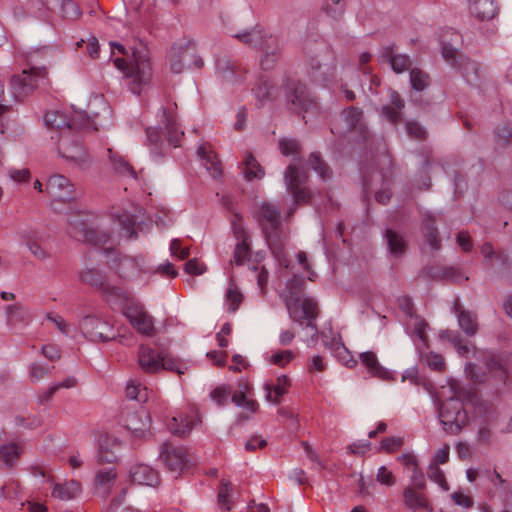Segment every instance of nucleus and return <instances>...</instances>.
<instances>
[{
  "mask_svg": "<svg viewBox=\"0 0 512 512\" xmlns=\"http://www.w3.org/2000/svg\"><path fill=\"white\" fill-rule=\"evenodd\" d=\"M459 327L467 336H473L478 330L476 316L467 310H459L457 313Z\"/></svg>",
  "mask_w": 512,
  "mask_h": 512,
  "instance_id": "obj_39",
  "label": "nucleus"
},
{
  "mask_svg": "<svg viewBox=\"0 0 512 512\" xmlns=\"http://www.w3.org/2000/svg\"><path fill=\"white\" fill-rule=\"evenodd\" d=\"M109 158L112 164L113 170L121 176L136 178V172L133 167L117 153L108 149Z\"/></svg>",
  "mask_w": 512,
  "mask_h": 512,
  "instance_id": "obj_37",
  "label": "nucleus"
},
{
  "mask_svg": "<svg viewBox=\"0 0 512 512\" xmlns=\"http://www.w3.org/2000/svg\"><path fill=\"white\" fill-rule=\"evenodd\" d=\"M403 503L411 512H433L432 504L424 493V489L405 487L403 490Z\"/></svg>",
  "mask_w": 512,
  "mask_h": 512,
  "instance_id": "obj_16",
  "label": "nucleus"
},
{
  "mask_svg": "<svg viewBox=\"0 0 512 512\" xmlns=\"http://www.w3.org/2000/svg\"><path fill=\"white\" fill-rule=\"evenodd\" d=\"M470 14L480 21L493 19L497 14V6L494 0H470Z\"/></svg>",
  "mask_w": 512,
  "mask_h": 512,
  "instance_id": "obj_24",
  "label": "nucleus"
},
{
  "mask_svg": "<svg viewBox=\"0 0 512 512\" xmlns=\"http://www.w3.org/2000/svg\"><path fill=\"white\" fill-rule=\"evenodd\" d=\"M21 453L22 447L15 442H10L0 447V458L9 468L13 467Z\"/></svg>",
  "mask_w": 512,
  "mask_h": 512,
  "instance_id": "obj_38",
  "label": "nucleus"
},
{
  "mask_svg": "<svg viewBox=\"0 0 512 512\" xmlns=\"http://www.w3.org/2000/svg\"><path fill=\"white\" fill-rule=\"evenodd\" d=\"M242 298L243 296L241 292L238 291V289L231 284L226 292V301L229 305V310L231 312H235L239 308L242 302Z\"/></svg>",
  "mask_w": 512,
  "mask_h": 512,
  "instance_id": "obj_58",
  "label": "nucleus"
},
{
  "mask_svg": "<svg viewBox=\"0 0 512 512\" xmlns=\"http://www.w3.org/2000/svg\"><path fill=\"white\" fill-rule=\"evenodd\" d=\"M114 64L127 78L131 79L130 89L134 94H140L141 86L148 84L151 80L152 67L149 50L142 43L132 48L129 62L123 58H116Z\"/></svg>",
  "mask_w": 512,
  "mask_h": 512,
  "instance_id": "obj_2",
  "label": "nucleus"
},
{
  "mask_svg": "<svg viewBox=\"0 0 512 512\" xmlns=\"http://www.w3.org/2000/svg\"><path fill=\"white\" fill-rule=\"evenodd\" d=\"M443 58L454 68H458L468 83H474L478 79V64L460 54L450 44L443 43L441 47Z\"/></svg>",
  "mask_w": 512,
  "mask_h": 512,
  "instance_id": "obj_11",
  "label": "nucleus"
},
{
  "mask_svg": "<svg viewBox=\"0 0 512 512\" xmlns=\"http://www.w3.org/2000/svg\"><path fill=\"white\" fill-rule=\"evenodd\" d=\"M309 164L311 168L318 173V175L326 180L329 178L330 169L325 161L317 153H312L309 157Z\"/></svg>",
  "mask_w": 512,
  "mask_h": 512,
  "instance_id": "obj_54",
  "label": "nucleus"
},
{
  "mask_svg": "<svg viewBox=\"0 0 512 512\" xmlns=\"http://www.w3.org/2000/svg\"><path fill=\"white\" fill-rule=\"evenodd\" d=\"M130 477L134 483L140 485L156 486L159 482L158 472L144 464H139L131 468Z\"/></svg>",
  "mask_w": 512,
  "mask_h": 512,
  "instance_id": "obj_26",
  "label": "nucleus"
},
{
  "mask_svg": "<svg viewBox=\"0 0 512 512\" xmlns=\"http://www.w3.org/2000/svg\"><path fill=\"white\" fill-rule=\"evenodd\" d=\"M117 477L114 468L99 470L95 475V488L103 496H107Z\"/></svg>",
  "mask_w": 512,
  "mask_h": 512,
  "instance_id": "obj_34",
  "label": "nucleus"
},
{
  "mask_svg": "<svg viewBox=\"0 0 512 512\" xmlns=\"http://www.w3.org/2000/svg\"><path fill=\"white\" fill-rule=\"evenodd\" d=\"M68 233L73 238L95 246H103L111 240V235L96 223V217L78 212L68 216Z\"/></svg>",
  "mask_w": 512,
  "mask_h": 512,
  "instance_id": "obj_3",
  "label": "nucleus"
},
{
  "mask_svg": "<svg viewBox=\"0 0 512 512\" xmlns=\"http://www.w3.org/2000/svg\"><path fill=\"white\" fill-rule=\"evenodd\" d=\"M79 279L81 282L88 284L94 288H97L104 293L117 295L123 298H128V294L125 291L118 287L110 286L109 283L106 281L105 275L98 269H83L79 274Z\"/></svg>",
  "mask_w": 512,
  "mask_h": 512,
  "instance_id": "obj_15",
  "label": "nucleus"
},
{
  "mask_svg": "<svg viewBox=\"0 0 512 512\" xmlns=\"http://www.w3.org/2000/svg\"><path fill=\"white\" fill-rule=\"evenodd\" d=\"M78 329L84 338L94 343L123 338L115 332L113 325L108 320L95 314L82 316L78 321Z\"/></svg>",
  "mask_w": 512,
  "mask_h": 512,
  "instance_id": "obj_6",
  "label": "nucleus"
},
{
  "mask_svg": "<svg viewBox=\"0 0 512 512\" xmlns=\"http://www.w3.org/2000/svg\"><path fill=\"white\" fill-rule=\"evenodd\" d=\"M266 242L272 254L281 262H288L285 258L286 235L281 225L272 229L263 230Z\"/></svg>",
  "mask_w": 512,
  "mask_h": 512,
  "instance_id": "obj_20",
  "label": "nucleus"
},
{
  "mask_svg": "<svg viewBox=\"0 0 512 512\" xmlns=\"http://www.w3.org/2000/svg\"><path fill=\"white\" fill-rule=\"evenodd\" d=\"M280 215H281L280 209L276 205L269 203V202H263L259 206V211H258V216H257L259 224L262 228V231L266 230V229H272L273 227L280 226L281 225Z\"/></svg>",
  "mask_w": 512,
  "mask_h": 512,
  "instance_id": "obj_23",
  "label": "nucleus"
},
{
  "mask_svg": "<svg viewBox=\"0 0 512 512\" xmlns=\"http://www.w3.org/2000/svg\"><path fill=\"white\" fill-rule=\"evenodd\" d=\"M162 352H157L147 345H140L138 349V363L142 371L150 374L160 371Z\"/></svg>",
  "mask_w": 512,
  "mask_h": 512,
  "instance_id": "obj_19",
  "label": "nucleus"
},
{
  "mask_svg": "<svg viewBox=\"0 0 512 512\" xmlns=\"http://www.w3.org/2000/svg\"><path fill=\"white\" fill-rule=\"evenodd\" d=\"M286 99L289 104V108L294 111H309L315 106V101L311 97L307 87L295 80H290L286 86Z\"/></svg>",
  "mask_w": 512,
  "mask_h": 512,
  "instance_id": "obj_13",
  "label": "nucleus"
},
{
  "mask_svg": "<svg viewBox=\"0 0 512 512\" xmlns=\"http://www.w3.org/2000/svg\"><path fill=\"white\" fill-rule=\"evenodd\" d=\"M160 371L161 370H168L172 372H176L179 375L184 374L187 370V367L184 363H182L179 359L173 358L167 354H162L161 358V364H160Z\"/></svg>",
  "mask_w": 512,
  "mask_h": 512,
  "instance_id": "obj_49",
  "label": "nucleus"
},
{
  "mask_svg": "<svg viewBox=\"0 0 512 512\" xmlns=\"http://www.w3.org/2000/svg\"><path fill=\"white\" fill-rule=\"evenodd\" d=\"M295 358V354L291 350L277 351L270 357V362L274 365L284 367Z\"/></svg>",
  "mask_w": 512,
  "mask_h": 512,
  "instance_id": "obj_61",
  "label": "nucleus"
},
{
  "mask_svg": "<svg viewBox=\"0 0 512 512\" xmlns=\"http://www.w3.org/2000/svg\"><path fill=\"white\" fill-rule=\"evenodd\" d=\"M376 480L380 484L386 485V486H394L396 484L395 475L386 466H381L378 468V471L376 474Z\"/></svg>",
  "mask_w": 512,
  "mask_h": 512,
  "instance_id": "obj_62",
  "label": "nucleus"
},
{
  "mask_svg": "<svg viewBox=\"0 0 512 512\" xmlns=\"http://www.w3.org/2000/svg\"><path fill=\"white\" fill-rule=\"evenodd\" d=\"M311 76L317 82H326L332 74V67L329 64H321L318 60H311Z\"/></svg>",
  "mask_w": 512,
  "mask_h": 512,
  "instance_id": "obj_47",
  "label": "nucleus"
},
{
  "mask_svg": "<svg viewBox=\"0 0 512 512\" xmlns=\"http://www.w3.org/2000/svg\"><path fill=\"white\" fill-rule=\"evenodd\" d=\"M362 364L367 368L368 372L381 380L391 379V373L378 362L374 352L367 351L360 354Z\"/></svg>",
  "mask_w": 512,
  "mask_h": 512,
  "instance_id": "obj_28",
  "label": "nucleus"
},
{
  "mask_svg": "<svg viewBox=\"0 0 512 512\" xmlns=\"http://www.w3.org/2000/svg\"><path fill=\"white\" fill-rule=\"evenodd\" d=\"M250 258L248 241H240L234 250V262L236 265H243Z\"/></svg>",
  "mask_w": 512,
  "mask_h": 512,
  "instance_id": "obj_59",
  "label": "nucleus"
},
{
  "mask_svg": "<svg viewBox=\"0 0 512 512\" xmlns=\"http://www.w3.org/2000/svg\"><path fill=\"white\" fill-rule=\"evenodd\" d=\"M9 322H23L27 320L29 313L21 304H13L5 307Z\"/></svg>",
  "mask_w": 512,
  "mask_h": 512,
  "instance_id": "obj_51",
  "label": "nucleus"
},
{
  "mask_svg": "<svg viewBox=\"0 0 512 512\" xmlns=\"http://www.w3.org/2000/svg\"><path fill=\"white\" fill-rule=\"evenodd\" d=\"M444 281L460 283L468 280V276H464L461 269L457 266H445Z\"/></svg>",
  "mask_w": 512,
  "mask_h": 512,
  "instance_id": "obj_63",
  "label": "nucleus"
},
{
  "mask_svg": "<svg viewBox=\"0 0 512 512\" xmlns=\"http://www.w3.org/2000/svg\"><path fill=\"white\" fill-rule=\"evenodd\" d=\"M146 134L151 152L155 155H162L165 149V141L162 139L158 128H147Z\"/></svg>",
  "mask_w": 512,
  "mask_h": 512,
  "instance_id": "obj_46",
  "label": "nucleus"
},
{
  "mask_svg": "<svg viewBox=\"0 0 512 512\" xmlns=\"http://www.w3.org/2000/svg\"><path fill=\"white\" fill-rule=\"evenodd\" d=\"M81 485L75 480H71L64 484H55L52 490V497L62 501L71 500L79 495Z\"/></svg>",
  "mask_w": 512,
  "mask_h": 512,
  "instance_id": "obj_32",
  "label": "nucleus"
},
{
  "mask_svg": "<svg viewBox=\"0 0 512 512\" xmlns=\"http://www.w3.org/2000/svg\"><path fill=\"white\" fill-rule=\"evenodd\" d=\"M405 130L408 136L415 140H424L427 135L425 128L414 120H408L405 123Z\"/></svg>",
  "mask_w": 512,
  "mask_h": 512,
  "instance_id": "obj_57",
  "label": "nucleus"
},
{
  "mask_svg": "<svg viewBox=\"0 0 512 512\" xmlns=\"http://www.w3.org/2000/svg\"><path fill=\"white\" fill-rule=\"evenodd\" d=\"M428 478L437 483L444 491L449 490V484L446 481L445 474L436 463H431L427 469Z\"/></svg>",
  "mask_w": 512,
  "mask_h": 512,
  "instance_id": "obj_53",
  "label": "nucleus"
},
{
  "mask_svg": "<svg viewBox=\"0 0 512 512\" xmlns=\"http://www.w3.org/2000/svg\"><path fill=\"white\" fill-rule=\"evenodd\" d=\"M279 148L283 155L285 156H294L295 159L298 158L299 152V143L294 139H281L279 141Z\"/></svg>",
  "mask_w": 512,
  "mask_h": 512,
  "instance_id": "obj_60",
  "label": "nucleus"
},
{
  "mask_svg": "<svg viewBox=\"0 0 512 512\" xmlns=\"http://www.w3.org/2000/svg\"><path fill=\"white\" fill-rule=\"evenodd\" d=\"M385 239L389 253L395 257H402L407 251V241L404 236L392 229H387Z\"/></svg>",
  "mask_w": 512,
  "mask_h": 512,
  "instance_id": "obj_30",
  "label": "nucleus"
},
{
  "mask_svg": "<svg viewBox=\"0 0 512 512\" xmlns=\"http://www.w3.org/2000/svg\"><path fill=\"white\" fill-rule=\"evenodd\" d=\"M288 384L289 379L285 375L278 377L277 383L275 385L265 384L266 399L269 402L278 404L280 402L281 396L286 393V387Z\"/></svg>",
  "mask_w": 512,
  "mask_h": 512,
  "instance_id": "obj_36",
  "label": "nucleus"
},
{
  "mask_svg": "<svg viewBox=\"0 0 512 512\" xmlns=\"http://www.w3.org/2000/svg\"><path fill=\"white\" fill-rule=\"evenodd\" d=\"M362 114L363 113L360 109L356 107H349L343 111L342 116L350 129L364 133L365 126L362 123Z\"/></svg>",
  "mask_w": 512,
  "mask_h": 512,
  "instance_id": "obj_40",
  "label": "nucleus"
},
{
  "mask_svg": "<svg viewBox=\"0 0 512 512\" xmlns=\"http://www.w3.org/2000/svg\"><path fill=\"white\" fill-rule=\"evenodd\" d=\"M230 33L233 38L240 42L254 48H261L264 51L260 62L262 69L268 70L274 65L280 50L278 40L275 37L265 34L259 27L244 32L231 30Z\"/></svg>",
  "mask_w": 512,
  "mask_h": 512,
  "instance_id": "obj_4",
  "label": "nucleus"
},
{
  "mask_svg": "<svg viewBox=\"0 0 512 512\" xmlns=\"http://www.w3.org/2000/svg\"><path fill=\"white\" fill-rule=\"evenodd\" d=\"M405 102L397 91H392L390 96V104L381 108V114L391 123L397 124L401 121L402 110Z\"/></svg>",
  "mask_w": 512,
  "mask_h": 512,
  "instance_id": "obj_27",
  "label": "nucleus"
},
{
  "mask_svg": "<svg viewBox=\"0 0 512 512\" xmlns=\"http://www.w3.org/2000/svg\"><path fill=\"white\" fill-rule=\"evenodd\" d=\"M128 300L124 307V315L129 319L130 323L143 335L151 336L154 333V322L151 315H149L144 306L134 300Z\"/></svg>",
  "mask_w": 512,
  "mask_h": 512,
  "instance_id": "obj_12",
  "label": "nucleus"
},
{
  "mask_svg": "<svg viewBox=\"0 0 512 512\" xmlns=\"http://www.w3.org/2000/svg\"><path fill=\"white\" fill-rule=\"evenodd\" d=\"M412 88L417 92L424 91L430 84L429 75L419 68H412L409 72Z\"/></svg>",
  "mask_w": 512,
  "mask_h": 512,
  "instance_id": "obj_44",
  "label": "nucleus"
},
{
  "mask_svg": "<svg viewBox=\"0 0 512 512\" xmlns=\"http://www.w3.org/2000/svg\"><path fill=\"white\" fill-rule=\"evenodd\" d=\"M379 61L388 63L397 74L405 72L411 66L410 57L406 54L398 53L394 44L381 48Z\"/></svg>",
  "mask_w": 512,
  "mask_h": 512,
  "instance_id": "obj_17",
  "label": "nucleus"
},
{
  "mask_svg": "<svg viewBox=\"0 0 512 512\" xmlns=\"http://www.w3.org/2000/svg\"><path fill=\"white\" fill-rule=\"evenodd\" d=\"M51 372V367L41 363H32L29 366V379L31 382H39L48 376Z\"/></svg>",
  "mask_w": 512,
  "mask_h": 512,
  "instance_id": "obj_56",
  "label": "nucleus"
},
{
  "mask_svg": "<svg viewBox=\"0 0 512 512\" xmlns=\"http://www.w3.org/2000/svg\"><path fill=\"white\" fill-rule=\"evenodd\" d=\"M454 395L444 401L439 408V418L444 430L450 434H458L468 423V416L463 402L459 398V386L451 383Z\"/></svg>",
  "mask_w": 512,
  "mask_h": 512,
  "instance_id": "obj_5",
  "label": "nucleus"
},
{
  "mask_svg": "<svg viewBox=\"0 0 512 512\" xmlns=\"http://www.w3.org/2000/svg\"><path fill=\"white\" fill-rule=\"evenodd\" d=\"M117 224L119 226V235L121 237L131 239L137 236L134 230L135 218L133 215L128 213L119 215Z\"/></svg>",
  "mask_w": 512,
  "mask_h": 512,
  "instance_id": "obj_43",
  "label": "nucleus"
},
{
  "mask_svg": "<svg viewBox=\"0 0 512 512\" xmlns=\"http://www.w3.org/2000/svg\"><path fill=\"white\" fill-rule=\"evenodd\" d=\"M200 422L201 419L197 415H185L181 413L177 416H173L168 422L167 427L173 435L185 437Z\"/></svg>",
  "mask_w": 512,
  "mask_h": 512,
  "instance_id": "obj_21",
  "label": "nucleus"
},
{
  "mask_svg": "<svg viewBox=\"0 0 512 512\" xmlns=\"http://www.w3.org/2000/svg\"><path fill=\"white\" fill-rule=\"evenodd\" d=\"M47 75L44 67H32L24 69L21 74L14 75L11 79V90L16 99L27 96L38 85L40 79Z\"/></svg>",
  "mask_w": 512,
  "mask_h": 512,
  "instance_id": "obj_10",
  "label": "nucleus"
},
{
  "mask_svg": "<svg viewBox=\"0 0 512 512\" xmlns=\"http://www.w3.org/2000/svg\"><path fill=\"white\" fill-rule=\"evenodd\" d=\"M494 140L497 146L507 148L512 144V127L504 123L495 128Z\"/></svg>",
  "mask_w": 512,
  "mask_h": 512,
  "instance_id": "obj_45",
  "label": "nucleus"
},
{
  "mask_svg": "<svg viewBox=\"0 0 512 512\" xmlns=\"http://www.w3.org/2000/svg\"><path fill=\"white\" fill-rule=\"evenodd\" d=\"M425 363L433 370L443 371L445 368V362L442 355L435 352L428 353L424 358Z\"/></svg>",
  "mask_w": 512,
  "mask_h": 512,
  "instance_id": "obj_64",
  "label": "nucleus"
},
{
  "mask_svg": "<svg viewBox=\"0 0 512 512\" xmlns=\"http://www.w3.org/2000/svg\"><path fill=\"white\" fill-rule=\"evenodd\" d=\"M48 193L63 201L70 200L73 195V184L61 174L52 175L46 185Z\"/></svg>",
  "mask_w": 512,
  "mask_h": 512,
  "instance_id": "obj_22",
  "label": "nucleus"
},
{
  "mask_svg": "<svg viewBox=\"0 0 512 512\" xmlns=\"http://www.w3.org/2000/svg\"><path fill=\"white\" fill-rule=\"evenodd\" d=\"M486 367L489 373L492 374L498 382L503 384L506 382L507 371L500 359L495 356L490 357L487 360Z\"/></svg>",
  "mask_w": 512,
  "mask_h": 512,
  "instance_id": "obj_48",
  "label": "nucleus"
},
{
  "mask_svg": "<svg viewBox=\"0 0 512 512\" xmlns=\"http://www.w3.org/2000/svg\"><path fill=\"white\" fill-rule=\"evenodd\" d=\"M274 89L270 79L266 75H261L258 78L257 85L253 89V93L260 105H264L273 99L272 90Z\"/></svg>",
  "mask_w": 512,
  "mask_h": 512,
  "instance_id": "obj_35",
  "label": "nucleus"
},
{
  "mask_svg": "<svg viewBox=\"0 0 512 512\" xmlns=\"http://www.w3.org/2000/svg\"><path fill=\"white\" fill-rule=\"evenodd\" d=\"M322 11L334 20H340L346 10L344 0H325L321 7Z\"/></svg>",
  "mask_w": 512,
  "mask_h": 512,
  "instance_id": "obj_41",
  "label": "nucleus"
},
{
  "mask_svg": "<svg viewBox=\"0 0 512 512\" xmlns=\"http://www.w3.org/2000/svg\"><path fill=\"white\" fill-rule=\"evenodd\" d=\"M204 65L193 44L187 42L175 44L171 49L170 69L173 73H182L186 68L200 69Z\"/></svg>",
  "mask_w": 512,
  "mask_h": 512,
  "instance_id": "obj_7",
  "label": "nucleus"
},
{
  "mask_svg": "<svg viewBox=\"0 0 512 512\" xmlns=\"http://www.w3.org/2000/svg\"><path fill=\"white\" fill-rule=\"evenodd\" d=\"M423 236L427 244L435 251L441 249V240L439 232L436 227V219L432 214H427L423 217Z\"/></svg>",
  "mask_w": 512,
  "mask_h": 512,
  "instance_id": "obj_29",
  "label": "nucleus"
},
{
  "mask_svg": "<svg viewBox=\"0 0 512 512\" xmlns=\"http://www.w3.org/2000/svg\"><path fill=\"white\" fill-rule=\"evenodd\" d=\"M162 118L165 125V141L169 146L178 147L182 131H178L175 115L168 109L162 108Z\"/></svg>",
  "mask_w": 512,
  "mask_h": 512,
  "instance_id": "obj_25",
  "label": "nucleus"
},
{
  "mask_svg": "<svg viewBox=\"0 0 512 512\" xmlns=\"http://www.w3.org/2000/svg\"><path fill=\"white\" fill-rule=\"evenodd\" d=\"M232 491V484L230 481L222 479L220 482V487L218 491V503L225 510H230L232 506V501L230 499Z\"/></svg>",
  "mask_w": 512,
  "mask_h": 512,
  "instance_id": "obj_50",
  "label": "nucleus"
},
{
  "mask_svg": "<svg viewBox=\"0 0 512 512\" xmlns=\"http://www.w3.org/2000/svg\"><path fill=\"white\" fill-rule=\"evenodd\" d=\"M244 176L251 181L255 178L261 179L264 176V170L251 153H248L244 160Z\"/></svg>",
  "mask_w": 512,
  "mask_h": 512,
  "instance_id": "obj_42",
  "label": "nucleus"
},
{
  "mask_svg": "<svg viewBox=\"0 0 512 512\" xmlns=\"http://www.w3.org/2000/svg\"><path fill=\"white\" fill-rule=\"evenodd\" d=\"M332 350L341 363L348 367H354L356 365L357 361L352 358L350 352L342 343H333Z\"/></svg>",
  "mask_w": 512,
  "mask_h": 512,
  "instance_id": "obj_55",
  "label": "nucleus"
},
{
  "mask_svg": "<svg viewBox=\"0 0 512 512\" xmlns=\"http://www.w3.org/2000/svg\"><path fill=\"white\" fill-rule=\"evenodd\" d=\"M198 156L201 158L203 165L213 178H218L222 174L221 164L216 155L203 144L197 150Z\"/></svg>",
  "mask_w": 512,
  "mask_h": 512,
  "instance_id": "obj_31",
  "label": "nucleus"
},
{
  "mask_svg": "<svg viewBox=\"0 0 512 512\" xmlns=\"http://www.w3.org/2000/svg\"><path fill=\"white\" fill-rule=\"evenodd\" d=\"M126 395L129 399L136 400L138 402H146L148 400V389L142 387L141 384H136L131 381L126 387Z\"/></svg>",
  "mask_w": 512,
  "mask_h": 512,
  "instance_id": "obj_52",
  "label": "nucleus"
},
{
  "mask_svg": "<svg viewBox=\"0 0 512 512\" xmlns=\"http://www.w3.org/2000/svg\"><path fill=\"white\" fill-rule=\"evenodd\" d=\"M120 442L107 434L101 435L98 441L97 461L100 464L114 463L118 459Z\"/></svg>",
  "mask_w": 512,
  "mask_h": 512,
  "instance_id": "obj_18",
  "label": "nucleus"
},
{
  "mask_svg": "<svg viewBox=\"0 0 512 512\" xmlns=\"http://www.w3.org/2000/svg\"><path fill=\"white\" fill-rule=\"evenodd\" d=\"M216 69L218 75L226 82L237 83L241 81L240 77H237V66L228 57H220L216 61Z\"/></svg>",
  "mask_w": 512,
  "mask_h": 512,
  "instance_id": "obj_33",
  "label": "nucleus"
},
{
  "mask_svg": "<svg viewBox=\"0 0 512 512\" xmlns=\"http://www.w3.org/2000/svg\"><path fill=\"white\" fill-rule=\"evenodd\" d=\"M307 177L306 172L294 164H290L284 172L286 189L292 195L294 205L306 204L311 198L309 189L304 186Z\"/></svg>",
  "mask_w": 512,
  "mask_h": 512,
  "instance_id": "obj_8",
  "label": "nucleus"
},
{
  "mask_svg": "<svg viewBox=\"0 0 512 512\" xmlns=\"http://www.w3.org/2000/svg\"><path fill=\"white\" fill-rule=\"evenodd\" d=\"M301 311H299L296 305L288 304V311L291 319L302 324L303 320L306 319V327L312 331V339L316 340L318 336V329L314 323V320L318 316V304L312 298H305L301 302Z\"/></svg>",
  "mask_w": 512,
  "mask_h": 512,
  "instance_id": "obj_14",
  "label": "nucleus"
},
{
  "mask_svg": "<svg viewBox=\"0 0 512 512\" xmlns=\"http://www.w3.org/2000/svg\"><path fill=\"white\" fill-rule=\"evenodd\" d=\"M160 458L169 471L177 474L183 473L193 463V458L187 448L170 443L162 444Z\"/></svg>",
  "mask_w": 512,
  "mask_h": 512,
  "instance_id": "obj_9",
  "label": "nucleus"
},
{
  "mask_svg": "<svg viewBox=\"0 0 512 512\" xmlns=\"http://www.w3.org/2000/svg\"><path fill=\"white\" fill-rule=\"evenodd\" d=\"M44 123L47 127L59 130L58 152L61 157L85 167L88 155L79 140L73 136V132L90 129L96 131L93 120L85 112L76 113L71 119H67L58 111H49L44 116Z\"/></svg>",
  "mask_w": 512,
  "mask_h": 512,
  "instance_id": "obj_1",
  "label": "nucleus"
}]
</instances>
